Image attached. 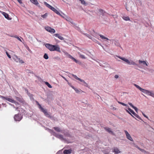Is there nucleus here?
I'll list each match as a JSON object with an SVG mask.
<instances>
[{
	"mask_svg": "<svg viewBox=\"0 0 154 154\" xmlns=\"http://www.w3.org/2000/svg\"><path fill=\"white\" fill-rule=\"evenodd\" d=\"M14 60L17 62H19L20 63H23L24 62L22 60L20 59L17 55H15L14 57L13 58Z\"/></svg>",
	"mask_w": 154,
	"mask_h": 154,
	"instance_id": "obj_12",
	"label": "nucleus"
},
{
	"mask_svg": "<svg viewBox=\"0 0 154 154\" xmlns=\"http://www.w3.org/2000/svg\"><path fill=\"white\" fill-rule=\"evenodd\" d=\"M6 54L7 56L9 58H11V56L8 54V53L7 52H6Z\"/></svg>",
	"mask_w": 154,
	"mask_h": 154,
	"instance_id": "obj_44",
	"label": "nucleus"
},
{
	"mask_svg": "<svg viewBox=\"0 0 154 154\" xmlns=\"http://www.w3.org/2000/svg\"><path fill=\"white\" fill-rule=\"evenodd\" d=\"M81 82H82L84 83V85L86 87H88V84L87 83H86L84 80L82 79L81 81H80Z\"/></svg>",
	"mask_w": 154,
	"mask_h": 154,
	"instance_id": "obj_33",
	"label": "nucleus"
},
{
	"mask_svg": "<svg viewBox=\"0 0 154 154\" xmlns=\"http://www.w3.org/2000/svg\"><path fill=\"white\" fill-rule=\"evenodd\" d=\"M72 75L74 78L77 80L80 81H81L82 79L77 77L75 75L72 74Z\"/></svg>",
	"mask_w": 154,
	"mask_h": 154,
	"instance_id": "obj_29",
	"label": "nucleus"
},
{
	"mask_svg": "<svg viewBox=\"0 0 154 154\" xmlns=\"http://www.w3.org/2000/svg\"><path fill=\"white\" fill-rule=\"evenodd\" d=\"M72 59L76 63H78L79 62V60H76L74 57H73Z\"/></svg>",
	"mask_w": 154,
	"mask_h": 154,
	"instance_id": "obj_41",
	"label": "nucleus"
},
{
	"mask_svg": "<svg viewBox=\"0 0 154 154\" xmlns=\"http://www.w3.org/2000/svg\"><path fill=\"white\" fill-rule=\"evenodd\" d=\"M140 151H141L142 152L145 154H147L149 153L148 152L146 151L144 149H141V148H140Z\"/></svg>",
	"mask_w": 154,
	"mask_h": 154,
	"instance_id": "obj_28",
	"label": "nucleus"
},
{
	"mask_svg": "<svg viewBox=\"0 0 154 154\" xmlns=\"http://www.w3.org/2000/svg\"><path fill=\"white\" fill-rule=\"evenodd\" d=\"M21 42H22V41L21 40V39H18Z\"/></svg>",
	"mask_w": 154,
	"mask_h": 154,
	"instance_id": "obj_60",
	"label": "nucleus"
},
{
	"mask_svg": "<svg viewBox=\"0 0 154 154\" xmlns=\"http://www.w3.org/2000/svg\"><path fill=\"white\" fill-rule=\"evenodd\" d=\"M139 63H142L143 65H146V66H148V64L144 61H142L139 60Z\"/></svg>",
	"mask_w": 154,
	"mask_h": 154,
	"instance_id": "obj_23",
	"label": "nucleus"
},
{
	"mask_svg": "<svg viewBox=\"0 0 154 154\" xmlns=\"http://www.w3.org/2000/svg\"><path fill=\"white\" fill-rule=\"evenodd\" d=\"M6 100L12 103H16V101L14 100L11 98H9L8 97H7Z\"/></svg>",
	"mask_w": 154,
	"mask_h": 154,
	"instance_id": "obj_22",
	"label": "nucleus"
},
{
	"mask_svg": "<svg viewBox=\"0 0 154 154\" xmlns=\"http://www.w3.org/2000/svg\"><path fill=\"white\" fill-rule=\"evenodd\" d=\"M29 96L30 97V99L31 100H33L34 99V98L33 97V95L32 94H29Z\"/></svg>",
	"mask_w": 154,
	"mask_h": 154,
	"instance_id": "obj_40",
	"label": "nucleus"
},
{
	"mask_svg": "<svg viewBox=\"0 0 154 154\" xmlns=\"http://www.w3.org/2000/svg\"><path fill=\"white\" fill-rule=\"evenodd\" d=\"M7 97H4L0 95V98L3 100H6Z\"/></svg>",
	"mask_w": 154,
	"mask_h": 154,
	"instance_id": "obj_39",
	"label": "nucleus"
},
{
	"mask_svg": "<svg viewBox=\"0 0 154 154\" xmlns=\"http://www.w3.org/2000/svg\"><path fill=\"white\" fill-rule=\"evenodd\" d=\"M17 1L19 2V3L20 4H21L22 3L21 0H17Z\"/></svg>",
	"mask_w": 154,
	"mask_h": 154,
	"instance_id": "obj_46",
	"label": "nucleus"
},
{
	"mask_svg": "<svg viewBox=\"0 0 154 154\" xmlns=\"http://www.w3.org/2000/svg\"><path fill=\"white\" fill-rule=\"evenodd\" d=\"M135 147H136V148H137L139 150H140V148L137 145H135Z\"/></svg>",
	"mask_w": 154,
	"mask_h": 154,
	"instance_id": "obj_50",
	"label": "nucleus"
},
{
	"mask_svg": "<svg viewBox=\"0 0 154 154\" xmlns=\"http://www.w3.org/2000/svg\"><path fill=\"white\" fill-rule=\"evenodd\" d=\"M68 56L69 57V58H70L71 59H72L73 57L70 54H69Z\"/></svg>",
	"mask_w": 154,
	"mask_h": 154,
	"instance_id": "obj_48",
	"label": "nucleus"
},
{
	"mask_svg": "<svg viewBox=\"0 0 154 154\" xmlns=\"http://www.w3.org/2000/svg\"><path fill=\"white\" fill-rule=\"evenodd\" d=\"M75 89V91L77 93L79 94L81 92H83V91L80 89H79L77 88H76Z\"/></svg>",
	"mask_w": 154,
	"mask_h": 154,
	"instance_id": "obj_24",
	"label": "nucleus"
},
{
	"mask_svg": "<svg viewBox=\"0 0 154 154\" xmlns=\"http://www.w3.org/2000/svg\"><path fill=\"white\" fill-rule=\"evenodd\" d=\"M63 134L64 136L66 137L72 138V136L70 134L69 131L66 129H63L61 133Z\"/></svg>",
	"mask_w": 154,
	"mask_h": 154,
	"instance_id": "obj_7",
	"label": "nucleus"
},
{
	"mask_svg": "<svg viewBox=\"0 0 154 154\" xmlns=\"http://www.w3.org/2000/svg\"><path fill=\"white\" fill-rule=\"evenodd\" d=\"M1 13L8 20H11V18H10L9 17V15L8 14L4 12H1Z\"/></svg>",
	"mask_w": 154,
	"mask_h": 154,
	"instance_id": "obj_16",
	"label": "nucleus"
},
{
	"mask_svg": "<svg viewBox=\"0 0 154 154\" xmlns=\"http://www.w3.org/2000/svg\"><path fill=\"white\" fill-rule=\"evenodd\" d=\"M133 108L135 110L136 112H137L138 109L136 107L134 106Z\"/></svg>",
	"mask_w": 154,
	"mask_h": 154,
	"instance_id": "obj_42",
	"label": "nucleus"
},
{
	"mask_svg": "<svg viewBox=\"0 0 154 154\" xmlns=\"http://www.w3.org/2000/svg\"><path fill=\"white\" fill-rule=\"evenodd\" d=\"M93 41L95 42H96V43H97L98 44L101 45L100 44V42H98L97 40H96V39H93Z\"/></svg>",
	"mask_w": 154,
	"mask_h": 154,
	"instance_id": "obj_37",
	"label": "nucleus"
},
{
	"mask_svg": "<svg viewBox=\"0 0 154 154\" xmlns=\"http://www.w3.org/2000/svg\"><path fill=\"white\" fill-rule=\"evenodd\" d=\"M134 85L136 88H137L140 91H141L143 93L145 89H144L143 88H142L140 87L139 85H138L136 84H134Z\"/></svg>",
	"mask_w": 154,
	"mask_h": 154,
	"instance_id": "obj_19",
	"label": "nucleus"
},
{
	"mask_svg": "<svg viewBox=\"0 0 154 154\" xmlns=\"http://www.w3.org/2000/svg\"><path fill=\"white\" fill-rule=\"evenodd\" d=\"M46 130H47L51 134L57 138L60 139L61 141H63L64 142H66L67 141V139L64 137L63 135L57 134L53 130L47 128H46Z\"/></svg>",
	"mask_w": 154,
	"mask_h": 154,
	"instance_id": "obj_1",
	"label": "nucleus"
},
{
	"mask_svg": "<svg viewBox=\"0 0 154 154\" xmlns=\"http://www.w3.org/2000/svg\"><path fill=\"white\" fill-rule=\"evenodd\" d=\"M143 93L154 98V92L152 91H149L145 89Z\"/></svg>",
	"mask_w": 154,
	"mask_h": 154,
	"instance_id": "obj_8",
	"label": "nucleus"
},
{
	"mask_svg": "<svg viewBox=\"0 0 154 154\" xmlns=\"http://www.w3.org/2000/svg\"><path fill=\"white\" fill-rule=\"evenodd\" d=\"M12 37H14V38H16L18 39V38H20L18 36H11Z\"/></svg>",
	"mask_w": 154,
	"mask_h": 154,
	"instance_id": "obj_53",
	"label": "nucleus"
},
{
	"mask_svg": "<svg viewBox=\"0 0 154 154\" xmlns=\"http://www.w3.org/2000/svg\"><path fill=\"white\" fill-rule=\"evenodd\" d=\"M60 14H61V15H59L60 16H61V17H64L63 16V15H64L65 14L63 13L62 12H61V14L60 13Z\"/></svg>",
	"mask_w": 154,
	"mask_h": 154,
	"instance_id": "obj_45",
	"label": "nucleus"
},
{
	"mask_svg": "<svg viewBox=\"0 0 154 154\" xmlns=\"http://www.w3.org/2000/svg\"><path fill=\"white\" fill-rule=\"evenodd\" d=\"M118 102L119 104H122V105H123V106H128L127 104H126L125 103H123L120 102V101H118Z\"/></svg>",
	"mask_w": 154,
	"mask_h": 154,
	"instance_id": "obj_35",
	"label": "nucleus"
},
{
	"mask_svg": "<svg viewBox=\"0 0 154 154\" xmlns=\"http://www.w3.org/2000/svg\"><path fill=\"white\" fill-rule=\"evenodd\" d=\"M122 18L124 20L126 21L129 20H130L128 16H124L122 17Z\"/></svg>",
	"mask_w": 154,
	"mask_h": 154,
	"instance_id": "obj_30",
	"label": "nucleus"
},
{
	"mask_svg": "<svg viewBox=\"0 0 154 154\" xmlns=\"http://www.w3.org/2000/svg\"><path fill=\"white\" fill-rule=\"evenodd\" d=\"M142 114H143V116L144 117H145L146 118H147V116L144 114L143 112H142Z\"/></svg>",
	"mask_w": 154,
	"mask_h": 154,
	"instance_id": "obj_56",
	"label": "nucleus"
},
{
	"mask_svg": "<svg viewBox=\"0 0 154 154\" xmlns=\"http://www.w3.org/2000/svg\"><path fill=\"white\" fill-rule=\"evenodd\" d=\"M116 57H117L119 59L126 62L129 65H136L138 66V67H140L139 65L136 63L135 62L133 61V60H130V61H129L128 59L125 58V57H122L119 56H118L117 55L116 56Z\"/></svg>",
	"mask_w": 154,
	"mask_h": 154,
	"instance_id": "obj_4",
	"label": "nucleus"
},
{
	"mask_svg": "<svg viewBox=\"0 0 154 154\" xmlns=\"http://www.w3.org/2000/svg\"><path fill=\"white\" fill-rule=\"evenodd\" d=\"M128 110H126V111L129 114L131 115L134 118V117L133 116V115L131 114V113L135 116L137 117L138 119L142 120V119L137 114H136L133 110L131 109V108H128Z\"/></svg>",
	"mask_w": 154,
	"mask_h": 154,
	"instance_id": "obj_5",
	"label": "nucleus"
},
{
	"mask_svg": "<svg viewBox=\"0 0 154 154\" xmlns=\"http://www.w3.org/2000/svg\"><path fill=\"white\" fill-rule=\"evenodd\" d=\"M117 61H120L121 60H117Z\"/></svg>",
	"mask_w": 154,
	"mask_h": 154,
	"instance_id": "obj_61",
	"label": "nucleus"
},
{
	"mask_svg": "<svg viewBox=\"0 0 154 154\" xmlns=\"http://www.w3.org/2000/svg\"><path fill=\"white\" fill-rule=\"evenodd\" d=\"M78 54H79V56L80 58H81L82 59H86V57H85V56L84 55H82L80 53H79Z\"/></svg>",
	"mask_w": 154,
	"mask_h": 154,
	"instance_id": "obj_31",
	"label": "nucleus"
},
{
	"mask_svg": "<svg viewBox=\"0 0 154 154\" xmlns=\"http://www.w3.org/2000/svg\"><path fill=\"white\" fill-rule=\"evenodd\" d=\"M148 71L151 72H152L153 70L152 69H149Z\"/></svg>",
	"mask_w": 154,
	"mask_h": 154,
	"instance_id": "obj_54",
	"label": "nucleus"
},
{
	"mask_svg": "<svg viewBox=\"0 0 154 154\" xmlns=\"http://www.w3.org/2000/svg\"><path fill=\"white\" fill-rule=\"evenodd\" d=\"M37 105L38 106V107L40 109V111L43 112L45 115L47 117L50 118H51V117L49 113H48L46 109L43 108L39 103L37 101H35Z\"/></svg>",
	"mask_w": 154,
	"mask_h": 154,
	"instance_id": "obj_3",
	"label": "nucleus"
},
{
	"mask_svg": "<svg viewBox=\"0 0 154 154\" xmlns=\"http://www.w3.org/2000/svg\"><path fill=\"white\" fill-rule=\"evenodd\" d=\"M128 104L131 106L132 108H133L134 106L131 103H129Z\"/></svg>",
	"mask_w": 154,
	"mask_h": 154,
	"instance_id": "obj_43",
	"label": "nucleus"
},
{
	"mask_svg": "<svg viewBox=\"0 0 154 154\" xmlns=\"http://www.w3.org/2000/svg\"><path fill=\"white\" fill-rule=\"evenodd\" d=\"M81 3L85 6H86L88 4L84 0H82Z\"/></svg>",
	"mask_w": 154,
	"mask_h": 154,
	"instance_id": "obj_38",
	"label": "nucleus"
},
{
	"mask_svg": "<svg viewBox=\"0 0 154 154\" xmlns=\"http://www.w3.org/2000/svg\"><path fill=\"white\" fill-rule=\"evenodd\" d=\"M85 35H86L87 37H88V38H91L90 37H89V36L90 35L87 34H84Z\"/></svg>",
	"mask_w": 154,
	"mask_h": 154,
	"instance_id": "obj_51",
	"label": "nucleus"
},
{
	"mask_svg": "<svg viewBox=\"0 0 154 154\" xmlns=\"http://www.w3.org/2000/svg\"><path fill=\"white\" fill-rule=\"evenodd\" d=\"M44 4L47 7L51 10L56 14L58 15H61L60 13L54 7L47 3L46 2H45Z\"/></svg>",
	"mask_w": 154,
	"mask_h": 154,
	"instance_id": "obj_6",
	"label": "nucleus"
},
{
	"mask_svg": "<svg viewBox=\"0 0 154 154\" xmlns=\"http://www.w3.org/2000/svg\"><path fill=\"white\" fill-rule=\"evenodd\" d=\"M106 39L107 40H109V39Z\"/></svg>",
	"mask_w": 154,
	"mask_h": 154,
	"instance_id": "obj_63",
	"label": "nucleus"
},
{
	"mask_svg": "<svg viewBox=\"0 0 154 154\" xmlns=\"http://www.w3.org/2000/svg\"><path fill=\"white\" fill-rule=\"evenodd\" d=\"M68 56L69 57V58H70L71 59H72L73 57L70 54H69Z\"/></svg>",
	"mask_w": 154,
	"mask_h": 154,
	"instance_id": "obj_47",
	"label": "nucleus"
},
{
	"mask_svg": "<svg viewBox=\"0 0 154 154\" xmlns=\"http://www.w3.org/2000/svg\"><path fill=\"white\" fill-rule=\"evenodd\" d=\"M45 84L49 88H52V86L47 82H45Z\"/></svg>",
	"mask_w": 154,
	"mask_h": 154,
	"instance_id": "obj_34",
	"label": "nucleus"
},
{
	"mask_svg": "<svg viewBox=\"0 0 154 154\" xmlns=\"http://www.w3.org/2000/svg\"><path fill=\"white\" fill-rule=\"evenodd\" d=\"M15 103L16 104V105H19V103L17 102H16V103Z\"/></svg>",
	"mask_w": 154,
	"mask_h": 154,
	"instance_id": "obj_57",
	"label": "nucleus"
},
{
	"mask_svg": "<svg viewBox=\"0 0 154 154\" xmlns=\"http://www.w3.org/2000/svg\"><path fill=\"white\" fill-rule=\"evenodd\" d=\"M70 86L73 89H74V90H75V89L76 88H75V87H74V86H72V85H70Z\"/></svg>",
	"mask_w": 154,
	"mask_h": 154,
	"instance_id": "obj_49",
	"label": "nucleus"
},
{
	"mask_svg": "<svg viewBox=\"0 0 154 154\" xmlns=\"http://www.w3.org/2000/svg\"><path fill=\"white\" fill-rule=\"evenodd\" d=\"M124 132L127 139L131 141H133V139L128 132L126 130H125Z\"/></svg>",
	"mask_w": 154,
	"mask_h": 154,
	"instance_id": "obj_10",
	"label": "nucleus"
},
{
	"mask_svg": "<svg viewBox=\"0 0 154 154\" xmlns=\"http://www.w3.org/2000/svg\"><path fill=\"white\" fill-rule=\"evenodd\" d=\"M24 45V46L27 49L30 53H32V51L30 50V49H29V47L27 46L25 44L24 42H23Z\"/></svg>",
	"mask_w": 154,
	"mask_h": 154,
	"instance_id": "obj_27",
	"label": "nucleus"
},
{
	"mask_svg": "<svg viewBox=\"0 0 154 154\" xmlns=\"http://www.w3.org/2000/svg\"><path fill=\"white\" fill-rule=\"evenodd\" d=\"M47 16V13H45L44 15H42L41 17H43V18H45Z\"/></svg>",
	"mask_w": 154,
	"mask_h": 154,
	"instance_id": "obj_36",
	"label": "nucleus"
},
{
	"mask_svg": "<svg viewBox=\"0 0 154 154\" xmlns=\"http://www.w3.org/2000/svg\"><path fill=\"white\" fill-rule=\"evenodd\" d=\"M15 98L17 100V101H19L20 102H23V99L21 96L19 97H15Z\"/></svg>",
	"mask_w": 154,
	"mask_h": 154,
	"instance_id": "obj_20",
	"label": "nucleus"
},
{
	"mask_svg": "<svg viewBox=\"0 0 154 154\" xmlns=\"http://www.w3.org/2000/svg\"><path fill=\"white\" fill-rule=\"evenodd\" d=\"M22 118V116L20 114H18L15 115L14 119L15 121H20Z\"/></svg>",
	"mask_w": 154,
	"mask_h": 154,
	"instance_id": "obj_9",
	"label": "nucleus"
},
{
	"mask_svg": "<svg viewBox=\"0 0 154 154\" xmlns=\"http://www.w3.org/2000/svg\"><path fill=\"white\" fill-rule=\"evenodd\" d=\"M72 151V150L71 149H65L63 151V153L64 154H70Z\"/></svg>",
	"mask_w": 154,
	"mask_h": 154,
	"instance_id": "obj_18",
	"label": "nucleus"
},
{
	"mask_svg": "<svg viewBox=\"0 0 154 154\" xmlns=\"http://www.w3.org/2000/svg\"><path fill=\"white\" fill-rule=\"evenodd\" d=\"M98 11L100 13V14L103 16H104L105 15V13H106V12L102 9H99Z\"/></svg>",
	"mask_w": 154,
	"mask_h": 154,
	"instance_id": "obj_21",
	"label": "nucleus"
},
{
	"mask_svg": "<svg viewBox=\"0 0 154 154\" xmlns=\"http://www.w3.org/2000/svg\"><path fill=\"white\" fill-rule=\"evenodd\" d=\"M104 129L107 132H109V134H112V135H114V134L113 131H112L111 129L107 127H104Z\"/></svg>",
	"mask_w": 154,
	"mask_h": 154,
	"instance_id": "obj_14",
	"label": "nucleus"
},
{
	"mask_svg": "<svg viewBox=\"0 0 154 154\" xmlns=\"http://www.w3.org/2000/svg\"><path fill=\"white\" fill-rule=\"evenodd\" d=\"M45 29L47 31L51 33H54L55 32V30L51 28L49 26H46L45 28Z\"/></svg>",
	"mask_w": 154,
	"mask_h": 154,
	"instance_id": "obj_11",
	"label": "nucleus"
},
{
	"mask_svg": "<svg viewBox=\"0 0 154 154\" xmlns=\"http://www.w3.org/2000/svg\"><path fill=\"white\" fill-rule=\"evenodd\" d=\"M65 53V54L67 56H68L69 55V54L68 53H67V52H66Z\"/></svg>",
	"mask_w": 154,
	"mask_h": 154,
	"instance_id": "obj_55",
	"label": "nucleus"
},
{
	"mask_svg": "<svg viewBox=\"0 0 154 154\" xmlns=\"http://www.w3.org/2000/svg\"><path fill=\"white\" fill-rule=\"evenodd\" d=\"M2 104L3 105V106H5H5H5V104H4V103H2Z\"/></svg>",
	"mask_w": 154,
	"mask_h": 154,
	"instance_id": "obj_59",
	"label": "nucleus"
},
{
	"mask_svg": "<svg viewBox=\"0 0 154 154\" xmlns=\"http://www.w3.org/2000/svg\"><path fill=\"white\" fill-rule=\"evenodd\" d=\"M93 32L95 33V35L94 37L96 38L98 37V36L99 35L100 38H107L106 37H104L102 35H99L98 34H97V33H95V31L94 30H93Z\"/></svg>",
	"mask_w": 154,
	"mask_h": 154,
	"instance_id": "obj_15",
	"label": "nucleus"
},
{
	"mask_svg": "<svg viewBox=\"0 0 154 154\" xmlns=\"http://www.w3.org/2000/svg\"><path fill=\"white\" fill-rule=\"evenodd\" d=\"M43 57L45 59L47 60V59H48L49 57H48V55L47 54L45 53Z\"/></svg>",
	"mask_w": 154,
	"mask_h": 154,
	"instance_id": "obj_32",
	"label": "nucleus"
},
{
	"mask_svg": "<svg viewBox=\"0 0 154 154\" xmlns=\"http://www.w3.org/2000/svg\"><path fill=\"white\" fill-rule=\"evenodd\" d=\"M60 153H61V152H57L56 154H59ZM61 154H62L61 153Z\"/></svg>",
	"mask_w": 154,
	"mask_h": 154,
	"instance_id": "obj_58",
	"label": "nucleus"
},
{
	"mask_svg": "<svg viewBox=\"0 0 154 154\" xmlns=\"http://www.w3.org/2000/svg\"><path fill=\"white\" fill-rule=\"evenodd\" d=\"M56 37H58L59 38H63V37L61 36H60L59 34L57 33L54 34V35Z\"/></svg>",
	"mask_w": 154,
	"mask_h": 154,
	"instance_id": "obj_26",
	"label": "nucleus"
},
{
	"mask_svg": "<svg viewBox=\"0 0 154 154\" xmlns=\"http://www.w3.org/2000/svg\"><path fill=\"white\" fill-rule=\"evenodd\" d=\"M9 104L10 105H11V106H12V105L11 104V103H9Z\"/></svg>",
	"mask_w": 154,
	"mask_h": 154,
	"instance_id": "obj_62",
	"label": "nucleus"
},
{
	"mask_svg": "<svg viewBox=\"0 0 154 154\" xmlns=\"http://www.w3.org/2000/svg\"><path fill=\"white\" fill-rule=\"evenodd\" d=\"M45 47L51 51H57L60 52V49L58 45H53L49 44L47 43L45 44Z\"/></svg>",
	"mask_w": 154,
	"mask_h": 154,
	"instance_id": "obj_2",
	"label": "nucleus"
},
{
	"mask_svg": "<svg viewBox=\"0 0 154 154\" xmlns=\"http://www.w3.org/2000/svg\"><path fill=\"white\" fill-rule=\"evenodd\" d=\"M30 1L33 3V4L37 5L38 4V2L37 0H30Z\"/></svg>",
	"mask_w": 154,
	"mask_h": 154,
	"instance_id": "obj_25",
	"label": "nucleus"
},
{
	"mask_svg": "<svg viewBox=\"0 0 154 154\" xmlns=\"http://www.w3.org/2000/svg\"><path fill=\"white\" fill-rule=\"evenodd\" d=\"M112 152H114L115 154H118L121 152L117 147H114L112 149Z\"/></svg>",
	"mask_w": 154,
	"mask_h": 154,
	"instance_id": "obj_13",
	"label": "nucleus"
},
{
	"mask_svg": "<svg viewBox=\"0 0 154 154\" xmlns=\"http://www.w3.org/2000/svg\"><path fill=\"white\" fill-rule=\"evenodd\" d=\"M114 77H115V78L116 79H117L119 77V76H118V75H115Z\"/></svg>",
	"mask_w": 154,
	"mask_h": 154,
	"instance_id": "obj_52",
	"label": "nucleus"
},
{
	"mask_svg": "<svg viewBox=\"0 0 154 154\" xmlns=\"http://www.w3.org/2000/svg\"><path fill=\"white\" fill-rule=\"evenodd\" d=\"M53 128L57 132L62 133L63 129H61L60 128L58 127H54Z\"/></svg>",
	"mask_w": 154,
	"mask_h": 154,
	"instance_id": "obj_17",
	"label": "nucleus"
}]
</instances>
